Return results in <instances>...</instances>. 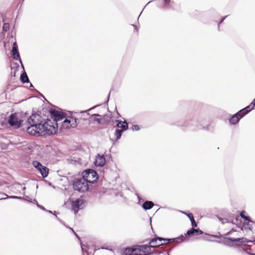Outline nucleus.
<instances>
[{
    "label": "nucleus",
    "instance_id": "1",
    "mask_svg": "<svg viewBox=\"0 0 255 255\" xmlns=\"http://www.w3.org/2000/svg\"><path fill=\"white\" fill-rule=\"evenodd\" d=\"M27 122L28 124L33 125L36 128V130L38 128H40L42 129H48L49 127L51 128H55V126L51 125V124L52 123L50 119H47L45 120L38 113H32L27 119ZM56 127H57V125H56Z\"/></svg>",
    "mask_w": 255,
    "mask_h": 255
},
{
    "label": "nucleus",
    "instance_id": "2",
    "mask_svg": "<svg viewBox=\"0 0 255 255\" xmlns=\"http://www.w3.org/2000/svg\"><path fill=\"white\" fill-rule=\"evenodd\" d=\"M28 125L29 126L26 128V132L31 135L46 137L47 135L55 134L57 132V127L52 128L49 127L48 128V129H42L40 128H38V129L36 130V128L33 125L28 124Z\"/></svg>",
    "mask_w": 255,
    "mask_h": 255
},
{
    "label": "nucleus",
    "instance_id": "3",
    "mask_svg": "<svg viewBox=\"0 0 255 255\" xmlns=\"http://www.w3.org/2000/svg\"><path fill=\"white\" fill-rule=\"evenodd\" d=\"M95 183L96 180H85L81 178H76L73 181L72 186L74 190L84 193L89 189L88 183L94 184Z\"/></svg>",
    "mask_w": 255,
    "mask_h": 255
},
{
    "label": "nucleus",
    "instance_id": "4",
    "mask_svg": "<svg viewBox=\"0 0 255 255\" xmlns=\"http://www.w3.org/2000/svg\"><path fill=\"white\" fill-rule=\"evenodd\" d=\"M176 125L189 128L190 130H195L196 128L205 129L206 128L196 118L187 120L183 123H177Z\"/></svg>",
    "mask_w": 255,
    "mask_h": 255
},
{
    "label": "nucleus",
    "instance_id": "5",
    "mask_svg": "<svg viewBox=\"0 0 255 255\" xmlns=\"http://www.w3.org/2000/svg\"><path fill=\"white\" fill-rule=\"evenodd\" d=\"M49 113L53 121V122H52V124H51V125L56 126V125H57V128L58 127V122L63 120L66 116L65 113L53 108L49 110Z\"/></svg>",
    "mask_w": 255,
    "mask_h": 255
},
{
    "label": "nucleus",
    "instance_id": "6",
    "mask_svg": "<svg viewBox=\"0 0 255 255\" xmlns=\"http://www.w3.org/2000/svg\"><path fill=\"white\" fill-rule=\"evenodd\" d=\"M185 238L181 235L178 237L174 238H164L156 236L155 237L152 238L150 240V243H155L157 241H166L167 243H170L172 242H175L177 244L183 242L185 241Z\"/></svg>",
    "mask_w": 255,
    "mask_h": 255
},
{
    "label": "nucleus",
    "instance_id": "7",
    "mask_svg": "<svg viewBox=\"0 0 255 255\" xmlns=\"http://www.w3.org/2000/svg\"><path fill=\"white\" fill-rule=\"evenodd\" d=\"M22 121L19 119L16 113L10 115L8 119V124L12 127L17 129L22 126Z\"/></svg>",
    "mask_w": 255,
    "mask_h": 255
},
{
    "label": "nucleus",
    "instance_id": "8",
    "mask_svg": "<svg viewBox=\"0 0 255 255\" xmlns=\"http://www.w3.org/2000/svg\"><path fill=\"white\" fill-rule=\"evenodd\" d=\"M151 244L152 243H150V241L148 243V245H135V249H136V251H138L139 252H141L143 253L147 252L151 253V248H159L161 246L165 244V243H161L158 245H154Z\"/></svg>",
    "mask_w": 255,
    "mask_h": 255
},
{
    "label": "nucleus",
    "instance_id": "9",
    "mask_svg": "<svg viewBox=\"0 0 255 255\" xmlns=\"http://www.w3.org/2000/svg\"><path fill=\"white\" fill-rule=\"evenodd\" d=\"M85 202V200L81 199H77L75 201L71 202L72 210L75 215L80 210L83 209L85 207L84 203Z\"/></svg>",
    "mask_w": 255,
    "mask_h": 255
},
{
    "label": "nucleus",
    "instance_id": "10",
    "mask_svg": "<svg viewBox=\"0 0 255 255\" xmlns=\"http://www.w3.org/2000/svg\"><path fill=\"white\" fill-rule=\"evenodd\" d=\"M245 116V114L243 115L241 111H239L236 114L233 115L229 119V122L231 125H235L238 123L240 119Z\"/></svg>",
    "mask_w": 255,
    "mask_h": 255
},
{
    "label": "nucleus",
    "instance_id": "11",
    "mask_svg": "<svg viewBox=\"0 0 255 255\" xmlns=\"http://www.w3.org/2000/svg\"><path fill=\"white\" fill-rule=\"evenodd\" d=\"M106 160L104 155L98 153L96 156L94 164L96 166L103 167L106 164Z\"/></svg>",
    "mask_w": 255,
    "mask_h": 255
},
{
    "label": "nucleus",
    "instance_id": "12",
    "mask_svg": "<svg viewBox=\"0 0 255 255\" xmlns=\"http://www.w3.org/2000/svg\"><path fill=\"white\" fill-rule=\"evenodd\" d=\"M226 240H229L231 242H235L238 243H253V241L249 240V239L245 238H234L233 237H226L225 238Z\"/></svg>",
    "mask_w": 255,
    "mask_h": 255
},
{
    "label": "nucleus",
    "instance_id": "13",
    "mask_svg": "<svg viewBox=\"0 0 255 255\" xmlns=\"http://www.w3.org/2000/svg\"><path fill=\"white\" fill-rule=\"evenodd\" d=\"M116 122L117 123L116 126L118 128H120L124 131H126L128 129V124L125 121L117 120Z\"/></svg>",
    "mask_w": 255,
    "mask_h": 255
},
{
    "label": "nucleus",
    "instance_id": "14",
    "mask_svg": "<svg viewBox=\"0 0 255 255\" xmlns=\"http://www.w3.org/2000/svg\"><path fill=\"white\" fill-rule=\"evenodd\" d=\"M195 234H198L201 235V234H204V233L199 228L194 229L193 228H191V229H190L189 230H188L187 231L185 235L186 236H193Z\"/></svg>",
    "mask_w": 255,
    "mask_h": 255
},
{
    "label": "nucleus",
    "instance_id": "15",
    "mask_svg": "<svg viewBox=\"0 0 255 255\" xmlns=\"http://www.w3.org/2000/svg\"><path fill=\"white\" fill-rule=\"evenodd\" d=\"M136 251L135 246L127 248L123 251V255H134V252Z\"/></svg>",
    "mask_w": 255,
    "mask_h": 255
},
{
    "label": "nucleus",
    "instance_id": "16",
    "mask_svg": "<svg viewBox=\"0 0 255 255\" xmlns=\"http://www.w3.org/2000/svg\"><path fill=\"white\" fill-rule=\"evenodd\" d=\"M68 118L69 121L70 122V125L69 126H71V128L76 127L79 123L80 119L78 118H75L73 117H68Z\"/></svg>",
    "mask_w": 255,
    "mask_h": 255
},
{
    "label": "nucleus",
    "instance_id": "17",
    "mask_svg": "<svg viewBox=\"0 0 255 255\" xmlns=\"http://www.w3.org/2000/svg\"><path fill=\"white\" fill-rule=\"evenodd\" d=\"M154 205V203L152 201H145L143 203L142 207L144 210H148L151 209Z\"/></svg>",
    "mask_w": 255,
    "mask_h": 255
},
{
    "label": "nucleus",
    "instance_id": "18",
    "mask_svg": "<svg viewBox=\"0 0 255 255\" xmlns=\"http://www.w3.org/2000/svg\"><path fill=\"white\" fill-rule=\"evenodd\" d=\"M38 170L40 173L42 177L43 178H45L48 176L49 173V169L47 167L42 165V167Z\"/></svg>",
    "mask_w": 255,
    "mask_h": 255
},
{
    "label": "nucleus",
    "instance_id": "19",
    "mask_svg": "<svg viewBox=\"0 0 255 255\" xmlns=\"http://www.w3.org/2000/svg\"><path fill=\"white\" fill-rule=\"evenodd\" d=\"M20 80L23 84L30 83L29 78L25 70H23L22 73L21 74Z\"/></svg>",
    "mask_w": 255,
    "mask_h": 255
},
{
    "label": "nucleus",
    "instance_id": "20",
    "mask_svg": "<svg viewBox=\"0 0 255 255\" xmlns=\"http://www.w3.org/2000/svg\"><path fill=\"white\" fill-rule=\"evenodd\" d=\"M70 125V122L69 121L68 117L66 118L62 122L60 126V129H69L71 128Z\"/></svg>",
    "mask_w": 255,
    "mask_h": 255
},
{
    "label": "nucleus",
    "instance_id": "21",
    "mask_svg": "<svg viewBox=\"0 0 255 255\" xmlns=\"http://www.w3.org/2000/svg\"><path fill=\"white\" fill-rule=\"evenodd\" d=\"M91 171H92V169L91 168H88L83 171L82 173V177L81 178L85 180H91L90 179H88V178Z\"/></svg>",
    "mask_w": 255,
    "mask_h": 255
},
{
    "label": "nucleus",
    "instance_id": "22",
    "mask_svg": "<svg viewBox=\"0 0 255 255\" xmlns=\"http://www.w3.org/2000/svg\"><path fill=\"white\" fill-rule=\"evenodd\" d=\"M239 217L237 216L235 219V221L232 220V221H230L228 219H222L221 217H218L219 220L221 222L222 224H224L225 223H231L233 224H236L237 226L238 221Z\"/></svg>",
    "mask_w": 255,
    "mask_h": 255
},
{
    "label": "nucleus",
    "instance_id": "23",
    "mask_svg": "<svg viewBox=\"0 0 255 255\" xmlns=\"http://www.w3.org/2000/svg\"><path fill=\"white\" fill-rule=\"evenodd\" d=\"M253 109H254V107L253 106V105H251V103L249 105L243 108V109L240 110V111H241V113H242L243 115L245 114V116L247 114H248L250 111H251Z\"/></svg>",
    "mask_w": 255,
    "mask_h": 255
},
{
    "label": "nucleus",
    "instance_id": "24",
    "mask_svg": "<svg viewBox=\"0 0 255 255\" xmlns=\"http://www.w3.org/2000/svg\"><path fill=\"white\" fill-rule=\"evenodd\" d=\"M0 195H4L5 198H0V200H5L6 199H20V200H24V198L23 197H20V196H8L7 194L4 193H0Z\"/></svg>",
    "mask_w": 255,
    "mask_h": 255
},
{
    "label": "nucleus",
    "instance_id": "25",
    "mask_svg": "<svg viewBox=\"0 0 255 255\" xmlns=\"http://www.w3.org/2000/svg\"><path fill=\"white\" fill-rule=\"evenodd\" d=\"M11 54L13 59L15 60H18L20 63H21V59L20 58L18 50L15 51H11Z\"/></svg>",
    "mask_w": 255,
    "mask_h": 255
},
{
    "label": "nucleus",
    "instance_id": "26",
    "mask_svg": "<svg viewBox=\"0 0 255 255\" xmlns=\"http://www.w3.org/2000/svg\"><path fill=\"white\" fill-rule=\"evenodd\" d=\"M125 131L121 129H116L115 131V135L116 136V140L120 139L123 133Z\"/></svg>",
    "mask_w": 255,
    "mask_h": 255
},
{
    "label": "nucleus",
    "instance_id": "27",
    "mask_svg": "<svg viewBox=\"0 0 255 255\" xmlns=\"http://www.w3.org/2000/svg\"><path fill=\"white\" fill-rule=\"evenodd\" d=\"M98 174L97 172L94 169H92V171L91 172V174H90V176H89L88 179L95 178L94 180H96V183L97 182L98 179Z\"/></svg>",
    "mask_w": 255,
    "mask_h": 255
},
{
    "label": "nucleus",
    "instance_id": "28",
    "mask_svg": "<svg viewBox=\"0 0 255 255\" xmlns=\"http://www.w3.org/2000/svg\"><path fill=\"white\" fill-rule=\"evenodd\" d=\"M245 213L246 212L244 210L242 211L240 213V216L245 221L253 223V222L252 221L251 217L249 216H246Z\"/></svg>",
    "mask_w": 255,
    "mask_h": 255
},
{
    "label": "nucleus",
    "instance_id": "29",
    "mask_svg": "<svg viewBox=\"0 0 255 255\" xmlns=\"http://www.w3.org/2000/svg\"><path fill=\"white\" fill-rule=\"evenodd\" d=\"M171 0H163V5L162 7L164 9H171L170 5Z\"/></svg>",
    "mask_w": 255,
    "mask_h": 255
},
{
    "label": "nucleus",
    "instance_id": "30",
    "mask_svg": "<svg viewBox=\"0 0 255 255\" xmlns=\"http://www.w3.org/2000/svg\"><path fill=\"white\" fill-rule=\"evenodd\" d=\"M225 241H224L222 242V243L224 245H226V246H229V247H232L233 246V244L232 243V242H231L229 240H226L225 238ZM216 242L219 243H221L222 242L220 241H216Z\"/></svg>",
    "mask_w": 255,
    "mask_h": 255
},
{
    "label": "nucleus",
    "instance_id": "31",
    "mask_svg": "<svg viewBox=\"0 0 255 255\" xmlns=\"http://www.w3.org/2000/svg\"><path fill=\"white\" fill-rule=\"evenodd\" d=\"M32 164L33 166L37 170H39L42 166V164L38 161H33Z\"/></svg>",
    "mask_w": 255,
    "mask_h": 255
},
{
    "label": "nucleus",
    "instance_id": "32",
    "mask_svg": "<svg viewBox=\"0 0 255 255\" xmlns=\"http://www.w3.org/2000/svg\"><path fill=\"white\" fill-rule=\"evenodd\" d=\"M92 116H94V121L97 122L98 124H101V119L97 118L96 117H100L101 116L99 114H93Z\"/></svg>",
    "mask_w": 255,
    "mask_h": 255
},
{
    "label": "nucleus",
    "instance_id": "33",
    "mask_svg": "<svg viewBox=\"0 0 255 255\" xmlns=\"http://www.w3.org/2000/svg\"><path fill=\"white\" fill-rule=\"evenodd\" d=\"M181 212L183 214L186 215L188 217V218L189 219L190 221L191 220H193L194 217L192 213H187L186 212H183V211H181Z\"/></svg>",
    "mask_w": 255,
    "mask_h": 255
},
{
    "label": "nucleus",
    "instance_id": "34",
    "mask_svg": "<svg viewBox=\"0 0 255 255\" xmlns=\"http://www.w3.org/2000/svg\"><path fill=\"white\" fill-rule=\"evenodd\" d=\"M33 204H35L36 205V206L40 209H42V210H44V211H47V210L44 208V207H43V206L39 204L37 201V200L36 199H34L33 200Z\"/></svg>",
    "mask_w": 255,
    "mask_h": 255
},
{
    "label": "nucleus",
    "instance_id": "35",
    "mask_svg": "<svg viewBox=\"0 0 255 255\" xmlns=\"http://www.w3.org/2000/svg\"><path fill=\"white\" fill-rule=\"evenodd\" d=\"M9 24L8 23H4L2 26V30L4 32H6L9 30Z\"/></svg>",
    "mask_w": 255,
    "mask_h": 255
},
{
    "label": "nucleus",
    "instance_id": "36",
    "mask_svg": "<svg viewBox=\"0 0 255 255\" xmlns=\"http://www.w3.org/2000/svg\"><path fill=\"white\" fill-rule=\"evenodd\" d=\"M98 106H99V105H97V106H94V107L89 109L88 110H85V111H81L80 113H86L87 114V115L89 116V115H90V114H89V112L90 110H91L92 109H95L96 107H97Z\"/></svg>",
    "mask_w": 255,
    "mask_h": 255
},
{
    "label": "nucleus",
    "instance_id": "37",
    "mask_svg": "<svg viewBox=\"0 0 255 255\" xmlns=\"http://www.w3.org/2000/svg\"><path fill=\"white\" fill-rule=\"evenodd\" d=\"M244 226L245 229H248L250 230H252V226L248 223H244Z\"/></svg>",
    "mask_w": 255,
    "mask_h": 255
},
{
    "label": "nucleus",
    "instance_id": "38",
    "mask_svg": "<svg viewBox=\"0 0 255 255\" xmlns=\"http://www.w3.org/2000/svg\"><path fill=\"white\" fill-rule=\"evenodd\" d=\"M131 129L132 131H138L140 129V128L138 125H134L132 126Z\"/></svg>",
    "mask_w": 255,
    "mask_h": 255
},
{
    "label": "nucleus",
    "instance_id": "39",
    "mask_svg": "<svg viewBox=\"0 0 255 255\" xmlns=\"http://www.w3.org/2000/svg\"><path fill=\"white\" fill-rule=\"evenodd\" d=\"M17 50H18V46L17 45L16 42H14L13 43V45H12V50L11 51H17Z\"/></svg>",
    "mask_w": 255,
    "mask_h": 255
},
{
    "label": "nucleus",
    "instance_id": "40",
    "mask_svg": "<svg viewBox=\"0 0 255 255\" xmlns=\"http://www.w3.org/2000/svg\"><path fill=\"white\" fill-rule=\"evenodd\" d=\"M46 212L49 213H51V214H53L55 216V217L57 218V219L59 221H61L60 219L58 218V217L56 216V212L55 211H54V212H52V211L51 210H47V211H46Z\"/></svg>",
    "mask_w": 255,
    "mask_h": 255
},
{
    "label": "nucleus",
    "instance_id": "41",
    "mask_svg": "<svg viewBox=\"0 0 255 255\" xmlns=\"http://www.w3.org/2000/svg\"><path fill=\"white\" fill-rule=\"evenodd\" d=\"M81 249L83 253H88L87 250L85 249L87 247L84 245H81Z\"/></svg>",
    "mask_w": 255,
    "mask_h": 255
},
{
    "label": "nucleus",
    "instance_id": "42",
    "mask_svg": "<svg viewBox=\"0 0 255 255\" xmlns=\"http://www.w3.org/2000/svg\"><path fill=\"white\" fill-rule=\"evenodd\" d=\"M228 16H226L224 17H222L221 20L218 22V29L220 30V25L224 21L225 19Z\"/></svg>",
    "mask_w": 255,
    "mask_h": 255
},
{
    "label": "nucleus",
    "instance_id": "43",
    "mask_svg": "<svg viewBox=\"0 0 255 255\" xmlns=\"http://www.w3.org/2000/svg\"><path fill=\"white\" fill-rule=\"evenodd\" d=\"M205 235H209V236H211L212 237H213L215 238H217V239H220L221 238V237H222V235L220 234V235H210V234H207V233H204Z\"/></svg>",
    "mask_w": 255,
    "mask_h": 255
},
{
    "label": "nucleus",
    "instance_id": "44",
    "mask_svg": "<svg viewBox=\"0 0 255 255\" xmlns=\"http://www.w3.org/2000/svg\"><path fill=\"white\" fill-rule=\"evenodd\" d=\"M134 255H153V253H145L143 254L134 253Z\"/></svg>",
    "mask_w": 255,
    "mask_h": 255
},
{
    "label": "nucleus",
    "instance_id": "45",
    "mask_svg": "<svg viewBox=\"0 0 255 255\" xmlns=\"http://www.w3.org/2000/svg\"><path fill=\"white\" fill-rule=\"evenodd\" d=\"M191 225L192 227H197V223L195 222L194 219L193 220L191 221Z\"/></svg>",
    "mask_w": 255,
    "mask_h": 255
},
{
    "label": "nucleus",
    "instance_id": "46",
    "mask_svg": "<svg viewBox=\"0 0 255 255\" xmlns=\"http://www.w3.org/2000/svg\"><path fill=\"white\" fill-rule=\"evenodd\" d=\"M234 231V230H233V229H232L231 231H229L228 232H227L226 234H225V236H229L231 234L232 232Z\"/></svg>",
    "mask_w": 255,
    "mask_h": 255
},
{
    "label": "nucleus",
    "instance_id": "47",
    "mask_svg": "<svg viewBox=\"0 0 255 255\" xmlns=\"http://www.w3.org/2000/svg\"><path fill=\"white\" fill-rule=\"evenodd\" d=\"M152 253H153V255L154 254H157V255H159V254H161V252L156 251H153Z\"/></svg>",
    "mask_w": 255,
    "mask_h": 255
},
{
    "label": "nucleus",
    "instance_id": "48",
    "mask_svg": "<svg viewBox=\"0 0 255 255\" xmlns=\"http://www.w3.org/2000/svg\"><path fill=\"white\" fill-rule=\"evenodd\" d=\"M131 25L133 27H134V31H135L136 32L138 31V29H137V27H136V26L135 25L131 24Z\"/></svg>",
    "mask_w": 255,
    "mask_h": 255
},
{
    "label": "nucleus",
    "instance_id": "49",
    "mask_svg": "<svg viewBox=\"0 0 255 255\" xmlns=\"http://www.w3.org/2000/svg\"><path fill=\"white\" fill-rule=\"evenodd\" d=\"M110 94H111V92L109 93V95H108V98H107V101L106 102V103L107 104H108V102H109V98H110Z\"/></svg>",
    "mask_w": 255,
    "mask_h": 255
},
{
    "label": "nucleus",
    "instance_id": "50",
    "mask_svg": "<svg viewBox=\"0 0 255 255\" xmlns=\"http://www.w3.org/2000/svg\"><path fill=\"white\" fill-rule=\"evenodd\" d=\"M71 230L73 231V232H74V233L75 234V235H76V236L77 237V238L79 239V240H80V237L77 235V234L74 231V230L71 229Z\"/></svg>",
    "mask_w": 255,
    "mask_h": 255
},
{
    "label": "nucleus",
    "instance_id": "51",
    "mask_svg": "<svg viewBox=\"0 0 255 255\" xmlns=\"http://www.w3.org/2000/svg\"><path fill=\"white\" fill-rule=\"evenodd\" d=\"M246 253L247 254H248L249 255H255V253H251L249 252H246Z\"/></svg>",
    "mask_w": 255,
    "mask_h": 255
},
{
    "label": "nucleus",
    "instance_id": "52",
    "mask_svg": "<svg viewBox=\"0 0 255 255\" xmlns=\"http://www.w3.org/2000/svg\"><path fill=\"white\" fill-rule=\"evenodd\" d=\"M254 104H255V98L254 99V100L251 102V105H253V106L254 107Z\"/></svg>",
    "mask_w": 255,
    "mask_h": 255
},
{
    "label": "nucleus",
    "instance_id": "53",
    "mask_svg": "<svg viewBox=\"0 0 255 255\" xmlns=\"http://www.w3.org/2000/svg\"><path fill=\"white\" fill-rule=\"evenodd\" d=\"M20 63L21 64V68L23 69V70H24V66H23V65L22 64V62H21V63Z\"/></svg>",
    "mask_w": 255,
    "mask_h": 255
},
{
    "label": "nucleus",
    "instance_id": "54",
    "mask_svg": "<svg viewBox=\"0 0 255 255\" xmlns=\"http://www.w3.org/2000/svg\"><path fill=\"white\" fill-rule=\"evenodd\" d=\"M171 249H169V250L166 251V252L167 254H169V253L171 252Z\"/></svg>",
    "mask_w": 255,
    "mask_h": 255
},
{
    "label": "nucleus",
    "instance_id": "55",
    "mask_svg": "<svg viewBox=\"0 0 255 255\" xmlns=\"http://www.w3.org/2000/svg\"><path fill=\"white\" fill-rule=\"evenodd\" d=\"M29 83H30V87H33L32 84H31L30 82Z\"/></svg>",
    "mask_w": 255,
    "mask_h": 255
},
{
    "label": "nucleus",
    "instance_id": "56",
    "mask_svg": "<svg viewBox=\"0 0 255 255\" xmlns=\"http://www.w3.org/2000/svg\"><path fill=\"white\" fill-rule=\"evenodd\" d=\"M28 201H29V202H31V203H33V200H28Z\"/></svg>",
    "mask_w": 255,
    "mask_h": 255
},
{
    "label": "nucleus",
    "instance_id": "57",
    "mask_svg": "<svg viewBox=\"0 0 255 255\" xmlns=\"http://www.w3.org/2000/svg\"><path fill=\"white\" fill-rule=\"evenodd\" d=\"M22 189H23V190H25L26 189V187H23Z\"/></svg>",
    "mask_w": 255,
    "mask_h": 255
},
{
    "label": "nucleus",
    "instance_id": "58",
    "mask_svg": "<svg viewBox=\"0 0 255 255\" xmlns=\"http://www.w3.org/2000/svg\"><path fill=\"white\" fill-rule=\"evenodd\" d=\"M150 225H151V218H150Z\"/></svg>",
    "mask_w": 255,
    "mask_h": 255
},
{
    "label": "nucleus",
    "instance_id": "59",
    "mask_svg": "<svg viewBox=\"0 0 255 255\" xmlns=\"http://www.w3.org/2000/svg\"><path fill=\"white\" fill-rule=\"evenodd\" d=\"M49 184V185H50V186H51V185H52V183H51V182H49V184Z\"/></svg>",
    "mask_w": 255,
    "mask_h": 255
},
{
    "label": "nucleus",
    "instance_id": "60",
    "mask_svg": "<svg viewBox=\"0 0 255 255\" xmlns=\"http://www.w3.org/2000/svg\"><path fill=\"white\" fill-rule=\"evenodd\" d=\"M13 76H15V72H14L13 73Z\"/></svg>",
    "mask_w": 255,
    "mask_h": 255
},
{
    "label": "nucleus",
    "instance_id": "61",
    "mask_svg": "<svg viewBox=\"0 0 255 255\" xmlns=\"http://www.w3.org/2000/svg\"><path fill=\"white\" fill-rule=\"evenodd\" d=\"M241 228V230H243V227H242Z\"/></svg>",
    "mask_w": 255,
    "mask_h": 255
},
{
    "label": "nucleus",
    "instance_id": "62",
    "mask_svg": "<svg viewBox=\"0 0 255 255\" xmlns=\"http://www.w3.org/2000/svg\"><path fill=\"white\" fill-rule=\"evenodd\" d=\"M151 2V1H148V2L147 3V4H148L149 3H150Z\"/></svg>",
    "mask_w": 255,
    "mask_h": 255
},
{
    "label": "nucleus",
    "instance_id": "63",
    "mask_svg": "<svg viewBox=\"0 0 255 255\" xmlns=\"http://www.w3.org/2000/svg\"><path fill=\"white\" fill-rule=\"evenodd\" d=\"M255 107V104H254V107Z\"/></svg>",
    "mask_w": 255,
    "mask_h": 255
},
{
    "label": "nucleus",
    "instance_id": "64",
    "mask_svg": "<svg viewBox=\"0 0 255 255\" xmlns=\"http://www.w3.org/2000/svg\"><path fill=\"white\" fill-rule=\"evenodd\" d=\"M167 255H170L169 254H167Z\"/></svg>",
    "mask_w": 255,
    "mask_h": 255
}]
</instances>
